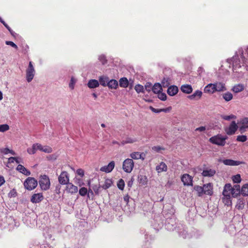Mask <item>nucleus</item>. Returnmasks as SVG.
Returning a JSON list of instances; mask_svg holds the SVG:
<instances>
[{"label": "nucleus", "instance_id": "obj_1", "mask_svg": "<svg viewBox=\"0 0 248 248\" xmlns=\"http://www.w3.org/2000/svg\"><path fill=\"white\" fill-rule=\"evenodd\" d=\"M240 186H235L232 187L230 184H227L224 186V189L222 192L223 197L222 200L225 204L229 205L231 204V196L233 197H236L240 194Z\"/></svg>", "mask_w": 248, "mask_h": 248}, {"label": "nucleus", "instance_id": "obj_2", "mask_svg": "<svg viewBox=\"0 0 248 248\" xmlns=\"http://www.w3.org/2000/svg\"><path fill=\"white\" fill-rule=\"evenodd\" d=\"M227 136L223 137L220 134L211 137L209 141L212 144H216L218 146H223L225 145L226 140L227 139Z\"/></svg>", "mask_w": 248, "mask_h": 248}, {"label": "nucleus", "instance_id": "obj_3", "mask_svg": "<svg viewBox=\"0 0 248 248\" xmlns=\"http://www.w3.org/2000/svg\"><path fill=\"white\" fill-rule=\"evenodd\" d=\"M41 188L43 190H47L50 188V182L48 176L46 175H41L39 181Z\"/></svg>", "mask_w": 248, "mask_h": 248}, {"label": "nucleus", "instance_id": "obj_4", "mask_svg": "<svg viewBox=\"0 0 248 248\" xmlns=\"http://www.w3.org/2000/svg\"><path fill=\"white\" fill-rule=\"evenodd\" d=\"M37 181L32 177H28L25 181V188L29 190L34 189L37 186Z\"/></svg>", "mask_w": 248, "mask_h": 248}, {"label": "nucleus", "instance_id": "obj_5", "mask_svg": "<svg viewBox=\"0 0 248 248\" xmlns=\"http://www.w3.org/2000/svg\"><path fill=\"white\" fill-rule=\"evenodd\" d=\"M134 166L133 160L132 159L127 158L123 162V169L125 172L130 173L133 170Z\"/></svg>", "mask_w": 248, "mask_h": 248}, {"label": "nucleus", "instance_id": "obj_6", "mask_svg": "<svg viewBox=\"0 0 248 248\" xmlns=\"http://www.w3.org/2000/svg\"><path fill=\"white\" fill-rule=\"evenodd\" d=\"M35 69L32 65V62H30L28 67L26 69V79L28 82H30L34 78Z\"/></svg>", "mask_w": 248, "mask_h": 248}, {"label": "nucleus", "instance_id": "obj_7", "mask_svg": "<svg viewBox=\"0 0 248 248\" xmlns=\"http://www.w3.org/2000/svg\"><path fill=\"white\" fill-rule=\"evenodd\" d=\"M58 181L61 185H67L69 181L67 172L66 171H62L58 177Z\"/></svg>", "mask_w": 248, "mask_h": 248}, {"label": "nucleus", "instance_id": "obj_8", "mask_svg": "<svg viewBox=\"0 0 248 248\" xmlns=\"http://www.w3.org/2000/svg\"><path fill=\"white\" fill-rule=\"evenodd\" d=\"M238 128L235 121H232L229 126L225 129L226 133L228 135H232L235 133Z\"/></svg>", "mask_w": 248, "mask_h": 248}, {"label": "nucleus", "instance_id": "obj_9", "mask_svg": "<svg viewBox=\"0 0 248 248\" xmlns=\"http://www.w3.org/2000/svg\"><path fill=\"white\" fill-rule=\"evenodd\" d=\"M216 173V170L215 169L206 167L203 169L202 175L203 177H211L214 176Z\"/></svg>", "mask_w": 248, "mask_h": 248}, {"label": "nucleus", "instance_id": "obj_10", "mask_svg": "<svg viewBox=\"0 0 248 248\" xmlns=\"http://www.w3.org/2000/svg\"><path fill=\"white\" fill-rule=\"evenodd\" d=\"M181 180L185 186H192L193 178L188 174H183Z\"/></svg>", "mask_w": 248, "mask_h": 248}, {"label": "nucleus", "instance_id": "obj_11", "mask_svg": "<svg viewBox=\"0 0 248 248\" xmlns=\"http://www.w3.org/2000/svg\"><path fill=\"white\" fill-rule=\"evenodd\" d=\"M239 125V130L241 132L245 131V129L248 128V118L245 117L240 120L238 123Z\"/></svg>", "mask_w": 248, "mask_h": 248}, {"label": "nucleus", "instance_id": "obj_12", "mask_svg": "<svg viewBox=\"0 0 248 248\" xmlns=\"http://www.w3.org/2000/svg\"><path fill=\"white\" fill-rule=\"evenodd\" d=\"M44 199L42 193H35L32 195L31 201L33 203H37L41 202Z\"/></svg>", "mask_w": 248, "mask_h": 248}, {"label": "nucleus", "instance_id": "obj_13", "mask_svg": "<svg viewBox=\"0 0 248 248\" xmlns=\"http://www.w3.org/2000/svg\"><path fill=\"white\" fill-rule=\"evenodd\" d=\"M204 194L212 196L213 194V186L211 183H208L203 185Z\"/></svg>", "mask_w": 248, "mask_h": 248}, {"label": "nucleus", "instance_id": "obj_14", "mask_svg": "<svg viewBox=\"0 0 248 248\" xmlns=\"http://www.w3.org/2000/svg\"><path fill=\"white\" fill-rule=\"evenodd\" d=\"M115 167V162L114 161H112L109 163L108 165L104 166L100 168L101 171L108 173L111 172Z\"/></svg>", "mask_w": 248, "mask_h": 248}, {"label": "nucleus", "instance_id": "obj_15", "mask_svg": "<svg viewBox=\"0 0 248 248\" xmlns=\"http://www.w3.org/2000/svg\"><path fill=\"white\" fill-rule=\"evenodd\" d=\"M223 163L224 164L228 166H238L241 164H245V163L243 161H235L230 159L223 160Z\"/></svg>", "mask_w": 248, "mask_h": 248}, {"label": "nucleus", "instance_id": "obj_16", "mask_svg": "<svg viewBox=\"0 0 248 248\" xmlns=\"http://www.w3.org/2000/svg\"><path fill=\"white\" fill-rule=\"evenodd\" d=\"M216 92H223L227 90L225 84L222 82H216L214 83Z\"/></svg>", "mask_w": 248, "mask_h": 248}, {"label": "nucleus", "instance_id": "obj_17", "mask_svg": "<svg viewBox=\"0 0 248 248\" xmlns=\"http://www.w3.org/2000/svg\"><path fill=\"white\" fill-rule=\"evenodd\" d=\"M66 190L69 193L74 194L78 191V188L73 184L68 183L66 186Z\"/></svg>", "mask_w": 248, "mask_h": 248}, {"label": "nucleus", "instance_id": "obj_18", "mask_svg": "<svg viewBox=\"0 0 248 248\" xmlns=\"http://www.w3.org/2000/svg\"><path fill=\"white\" fill-rule=\"evenodd\" d=\"M202 93L200 90H197L192 94L189 95L188 98L190 100H199L202 97Z\"/></svg>", "mask_w": 248, "mask_h": 248}, {"label": "nucleus", "instance_id": "obj_19", "mask_svg": "<svg viewBox=\"0 0 248 248\" xmlns=\"http://www.w3.org/2000/svg\"><path fill=\"white\" fill-rule=\"evenodd\" d=\"M178 92V88L176 86L172 85L170 86L167 90V93L170 96H174Z\"/></svg>", "mask_w": 248, "mask_h": 248}, {"label": "nucleus", "instance_id": "obj_20", "mask_svg": "<svg viewBox=\"0 0 248 248\" xmlns=\"http://www.w3.org/2000/svg\"><path fill=\"white\" fill-rule=\"evenodd\" d=\"M204 92L205 93L213 94L216 92L214 87V84L212 83L208 84L206 85L204 89Z\"/></svg>", "mask_w": 248, "mask_h": 248}, {"label": "nucleus", "instance_id": "obj_21", "mask_svg": "<svg viewBox=\"0 0 248 248\" xmlns=\"http://www.w3.org/2000/svg\"><path fill=\"white\" fill-rule=\"evenodd\" d=\"M156 170L158 173L166 171L167 170V166L164 162H161L159 165L156 166Z\"/></svg>", "mask_w": 248, "mask_h": 248}, {"label": "nucleus", "instance_id": "obj_22", "mask_svg": "<svg viewBox=\"0 0 248 248\" xmlns=\"http://www.w3.org/2000/svg\"><path fill=\"white\" fill-rule=\"evenodd\" d=\"M181 90L184 93L189 94L192 93L193 90L191 85L186 84L181 86Z\"/></svg>", "mask_w": 248, "mask_h": 248}, {"label": "nucleus", "instance_id": "obj_23", "mask_svg": "<svg viewBox=\"0 0 248 248\" xmlns=\"http://www.w3.org/2000/svg\"><path fill=\"white\" fill-rule=\"evenodd\" d=\"M99 85V82L96 79H91L88 83V86L91 89L96 88Z\"/></svg>", "mask_w": 248, "mask_h": 248}, {"label": "nucleus", "instance_id": "obj_24", "mask_svg": "<svg viewBox=\"0 0 248 248\" xmlns=\"http://www.w3.org/2000/svg\"><path fill=\"white\" fill-rule=\"evenodd\" d=\"M138 182L142 186H145L147 184V178L146 176L143 175H140L138 176Z\"/></svg>", "mask_w": 248, "mask_h": 248}, {"label": "nucleus", "instance_id": "obj_25", "mask_svg": "<svg viewBox=\"0 0 248 248\" xmlns=\"http://www.w3.org/2000/svg\"><path fill=\"white\" fill-rule=\"evenodd\" d=\"M162 86L159 83H155L152 87V90L155 93H159L162 91Z\"/></svg>", "mask_w": 248, "mask_h": 248}, {"label": "nucleus", "instance_id": "obj_26", "mask_svg": "<svg viewBox=\"0 0 248 248\" xmlns=\"http://www.w3.org/2000/svg\"><path fill=\"white\" fill-rule=\"evenodd\" d=\"M244 90V86L242 84H238L234 85L232 88V91L235 93H238L240 92H242Z\"/></svg>", "mask_w": 248, "mask_h": 248}, {"label": "nucleus", "instance_id": "obj_27", "mask_svg": "<svg viewBox=\"0 0 248 248\" xmlns=\"http://www.w3.org/2000/svg\"><path fill=\"white\" fill-rule=\"evenodd\" d=\"M17 170L21 172L22 173L26 175H29L31 172L29 170H27L22 165H18L17 167Z\"/></svg>", "mask_w": 248, "mask_h": 248}, {"label": "nucleus", "instance_id": "obj_28", "mask_svg": "<svg viewBox=\"0 0 248 248\" xmlns=\"http://www.w3.org/2000/svg\"><path fill=\"white\" fill-rule=\"evenodd\" d=\"M107 86L110 89H116L118 86V83L115 79L109 80Z\"/></svg>", "mask_w": 248, "mask_h": 248}, {"label": "nucleus", "instance_id": "obj_29", "mask_svg": "<svg viewBox=\"0 0 248 248\" xmlns=\"http://www.w3.org/2000/svg\"><path fill=\"white\" fill-rule=\"evenodd\" d=\"M137 141L136 138H133L131 137H127L124 140H123L121 142V144L124 145L128 143H133Z\"/></svg>", "mask_w": 248, "mask_h": 248}, {"label": "nucleus", "instance_id": "obj_30", "mask_svg": "<svg viewBox=\"0 0 248 248\" xmlns=\"http://www.w3.org/2000/svg\"><path fill=\"white\" fill-rule=\"evenodd\" d=\"M194 189L197 192V195L199 197H201L204 194L203 186H195Z\"/></svg>", "mask_w": 248, "mask_h": 248}, {"label": "nucleus", "instance_id": "obj_31", "mask_svg": "<svg viewBox=\"0 0 248 248\" xmlns=\"http://www.w3.org/2000/svg\"><path fill=\"white\" fill-rule=\"evenodd\" d=\"M128 81L126 78H122L119 80L120 86L123 88H126L128 85Z\"/></svg>", "mask_w": 248, "mask_h": 248}, {"label": "nucleus", "instance_id": "obj_32", "mask_svg": "<svg viewBox=\"0 0 248 248\" xmlns=\"http://www.w3.org/2000/svg\"><path fill=\"white\" fill-rule=\"evenodd\" d=\"M222 97L226 102H229L232 99L233 95L231 93L227 92L222 94Z\"/></svg>", "mask_w": 248, "mask_h": 248}, {"label": "nucleus", "instance_id": "obj_33", "mask_svg": "<svg viewBox=\"0 0 248 248\" xmlns=\"http://www.w3.org/2000/svg\"><path fill=\"white\" fill-rule=\"evenodd\" d=\"M100 84L103 86H107L109 78L106 77H100L99 79Z\"/></svg>", "mask_w": 248, "mask_h": 248}, {"label": "nucleus", "instance_id": "obj_34", "mask_svg": "<svg viewBox=\"0 0 248 248\" xmlns=\"http://www.w3.org/2000/svg\"><path fill=\"white\" fill-rule=\"evenodd\" d=\"M112 184L111 180L107 179L105 180L104 185L102 186V187L104 189H107L110 187Z\"/></svg>", "mask_w": 248, "mask_h": 248}, {"label": "nucleus", "instance_id": "obj_35", "mask_svg": "<svg viewBox=\"0 0 248 248\" xmlns=\"http://www.w3.org/2000/svg\"><path fill=\"white\" fill-rule=\"evenodd\" d=\"M241 193L244 196H248V184H245L242 186Z\"/></svg>", "mask_w": 248, "mask_h": 248}, {"label": "nucleus", "instance_id": "obj_36", "mask_svg": "<svg viewBox=\"0 0 248 248\" xmlns=\"http://www.w3.org/2000/svg\"><path fill=\"white\" fill-rule=\"evenodd\" d=\"M245 206V202L243 200H238L237 202L236 208L238 210H242Z\"/></svg>", "mask_w": 248, "mask_h": 248}, {"label": "nucleus", "instance_id": "obj_37", "mask_svg": "<svg viewBox=\"0 0 248 248\" xmlns=\"http://www.w3.org/2000/svg\"><path fill=\"white\" fill-rule=\"evenodd\" d=\"M150 109L152 110V111L155 113H160L161 112H166L168 110H169V108L157 109L153 108L152 106L150 107Z\"/></svg>", "mask_w": 248, "mask_h": 248}, {"label": "nucleus", "instance_id": "obj_38", "mask_svg": "<svg viewBox=\"0 0 248 248\" xmlns=\"http://www.w3.org/2000/svg\"><path fill=\"white\" fill-rule=\"evenodd\" d=\"M36 145H35V143L33 144L31 147L28 148L27 152L30 155L34 154L37 151L36 147Z\"/></svg>", "mask_w": 248, "mask_h": 248}, {"label": "nucleus", "instance_id": "obj_39", "mask_svg": "<svg viewBox=\"0 0 248 248\" xmlns=\"http://www.w3.org/2000/svg\"><path fill=\"white\" fill-rule=\"evenodd\" d=\"M130 156L131 158V159L137 160L140 159V152H134L130 154Z\"/></svg>", "mask_w": 248, "mask_h": 248}, {"label": "nucleus", "instance_id": "obj_40", "mask_svg": "<svg viewBox=\"0 0 248 248\" xmlns=\"http://www.w3.org/2000/svg\"><path fill=\"white\" fill-rule=\"evenodd\" d=\"M221 117L223 120L227 121H229L231 119H236V116L233 114H231L230 115H221Z\"/></svg>", "mask_w": 248, "mask_h": 248}, {"label": "nucleus", "instance_id": "obj_41", "mask_svg": "<svg viewBox=\"0 0 248 248\" xmlns=\"http://www.w3.org/2000/svg\"><path fill=\"white\" fill-rule=\"evenodd\" d=\"M233 182L234 183H239L241 181V176L239 174L234 175L232 177Z\"/></svg>", "mask_w": 248, "mask_h": 248}, {"label": "nucleus", "instance_id": "obj_42", "mask_svg": "<svg viewBox=\"0 0 248 248\" xmlns=\"http://www.w3.org/2000/svg\"><path fill=\"white\" fill-rule=\"evenodd\" d=\"M124 185H125V184H124V180L122 179H120L117 183L118 187L120 189L123 190L124 189Z\"/></svg>", "mask_w": 248, "mask_h": 248}, {"label": "nucleus", "instance_id": "obj_43", "mask_svg": "<svg viewBox=\"0 0 248 248\" xmlns=\"http://www.w3.org/2000/svg\"><path fill=\"white\" fill-rule=\"evenodd\" d=\"M135 90L138 93L144 92V87L140 84L136 85L135 87Z\"/></svg>", "mask_w": 248, "mask_h": 248}, {"label": "nucleus", "instance_id": "obj_44", "mask_svg": "<svg viewBox=\"0 0 248 248\" xmlns=\"http://www.w3.org/2000/svg\"><path fill=\"white\" fill-rule=\"evenodd\" d=\"M87 192L88 190L87 188L85 187H82L80 188L79 190V194L82 196H85L87 194Z\"/></svg>", "mask_w": 248, "mask_h": 248}, {"label": "nucleus", "instance_id": "obj_45", "mask_svg": "<svg viewBox=\"0 0 248 248\" xmlns=\"http://www.w3.org/2000/svg\"><path fill=\"white\" fill-rule=\"evenodd\" d=\"M42 151L46 153H51L52 152V149L49 146H43Z\"/></svg>", "mask_w": 248, "mask_h": 248}, {"label": "nucleus", "instance_id": "obj_46", "mask_svg": "<svg viewBox=\"0 0 248 248\" xmlns=\"http://www.w3.org/2000/svg\"><path fill=\"white\" fill-rule=\"evenodd\" d=\"M9 129V126L7 124L0 125V132H5Z\"/></svg>", "mask_w": 248, "mask_h": 248}, {"label": "nucleus", "instance_id": "obj_47", "mask_svg": "<svg viewBox=\"0 0 248 248\" xmlns=\"http://www.w3.org/2000/svg\"><path fill=\"white\" fill-rule=\"evenodd\" d=\"M1 152L4 154H8L9 153H11L12 155H15V152L13 150H11L7 148L1 149Z\"/></svg>", "mask_w": 248, "mask_h": 248}, {"label": "nucleus", "instance_id": "obj_48", "mask_svg": "<svg viewBox=\"0 0 248 248\" xmlns=\"http://www.w3.org/2000/svg\"><path fill=\"white\" fill-rule=\"evenodd\" d=\"M247 137L245 135H239L237 137V140L240 142H245L247 140Z\"/></svg>", "mask_w": 248, "mask_h": 248}, {"label": "nucleus", "instance_id": "obj_49", "mask_svg": "<svg viewBox=\"0 0 248 248\" xmlns=\"http://www.w3.org/2000/svg\"><path fill=\"white\" fill-rule=\"evenodd\" d=\"M161 84L163 87L166 88L168 87L170 83L169 79L164 78L162 80Z\"/></svg>", "mask_w": 248, "mask_h": 248}, {"label": "nucleus", "instance_id": "obj_50", "mask_svg": "<svg viewBox=\"0 0 248 248\" xmlns=\"http://www.w3.org/2000/svg\"><path fill=\"white\" fill-rule=\"evenodd\" d=\"M158 97L162 101H165L167 99V95L166 93L161 92L158 93Z\"/></svg>", "mask_w": 248, "mask_h": 248}, {"label": "nucleus", "instance_id": "obj_51", "mask_svg": "<svg viewBox=\"0 0 248 248\" xmlns=\"http://www.w3.org/2000/svg\"><path fill=\"white\" fill-rule=\"evenodd\" d=\"M99 60L102 64H105L107 62V60L104 55H101L99 57Z\"/></svg>", "mask_w": 248, "mask_h": 248}, {"label": "nucleus", "instance_id": "obj_52", "mask_svg": "<svg viewBox=\"0 0 248 248\" xmlns=\"http://www.w3.org/2000/svg\"><path fill=\"white\" fill-rule=\"evenodd\" d=\"M5 44L7 45H9V46H12L13 47L16 48V49H18V47H17V45L12 41H7L5 42Z\"/></svg>", "mask_w": 248, "mask_h": 248}, {"label": "nucleus", "instance_id": "obj_53", "mask_svg": "<svg viewBox=\"0 0 248 248\" xmlns=\"http://www.w3.org/2000/svg\"><path fill=\"white\" fill-rule=\"evenodd\" d=\"M76 173L78 175H79L81 177H83L84 175V171L82 169H78L77 170Z\"/></svg>", "mask_w": 248, "mask_h": 248}, {"label": "nucleus", "instance_id": "obj_54", "mask_svg": "<svg viewBox=\"0 0 248 248\" xmlns=\"http://www.w3.org/2000/svg\"><path fill=\"white\" fill-rule=\"evenodd\" d=\"M76 82V80L74 78H71V80H70V82L69 83V87L71 89H73L74 88V84Z\"/></svg>", "mask_w": 248, "mask_h": 248}, {"label": "nucleus", "instance_id": "obj_55", "mask_svg": "<svg viewBox=\"0 0 248 248\" xmlns=\"http://www.w3.org/2000/svg\"><path fill=\"white\" fill-rule=\"evenodd\" d=\"M232 66L233 68H240L241 67V65L239 63H237V60L235 61L234 59V61L232 62Z\"/></svg>", "mask_w": 248, "mask_h": 248}, {"label": "nucleus", "instance_id": "obj_56", "mask_svg": "<svg viewBox=\"0 0 248 248\" xmlns=\"http://www.w3.org/2000/svg\"><path fill=\"white\" fill-rule=\"evenodd\" d=\"M152 84L150 83H147L145 85V89L148 92H149L152 90Z\"/></svg>", "mask_w": 248, "mask_h": 248}, {"label": "nucleus", "instance_id": "obj_57", "mask_svg": "<svg viewBox=\"0 0 248 248\" xmlns=\"http://www.w3.org/2000/svg\"><path fill=\"white\" fill-rule=\"evenodd\" d=\"M152 150L156 152H159L161 150H164V149L161 148L159 146H156L153 147Z\"/></svg>", "mask_w": 248, "mask_h": 248}, {"label": "nucleus", "instance_id": "obj_58", "mask_svg": "<svg viewBox=\"0 0 248 248\" xmlns=\"http://www.w3.org/2000/svg\"><path fill=\"white\" fill-rule=\"evenodd\" d=\"M0 22L6 27V28L8 31H10V27L5 22V21L0 17Z\"/></svg>", "mask_w": 248, "mask_h": 248}, {"label": "nucleus", "instance_id": "obj_59", "mask_svg": "<svg viewBox=\"0 0 248 248\" xmlns=\"http://www.w3.org/2000/svg\"><path fill=\"white\" fill-rule=\"evenodd\" d=\"M15 161H16L17 163H19L17 159H16L15 157H10V158H9V159H8L9 163H14Z\"/></svg>", "mask_w": 248, "mask_h": 248}, {"label": "nucleus", "instance_id": "obj_60", "mask_svg": "<svg viewBox=\"0 0 248 248\" xmlns=\"http://www.w3.org/2000/svg\"><path fill=\"white\" fill-rule=\"evenodd\" d=\"M134 181V179L133 177H132L130 179V180H129L128 183H127V186L129 187H131L132 185H133V182Z\"/></svg>", "mask_w": 248, "mask_h": 248}, {"label": "nucleus", "instance_id": "obj_61", "mask_svg": "<svg viewBox=\"0 0 248 248\" xmlns=\"http://www.w3.org/2000/svg\"><path fill=\"white\" fill-rule=\"evenodd\" d=\"M206 130V127L205 126H200L199 127H198L196 129H195V131H200V132H203V131H204L205 130Z\"/></svg>", "mask_w": 248, "mask_h": 248}, {"label": "nucleus", "instance_id": "obj_62", "mask_svg": "<svg viewBox=\"0 0 248 248\" xmlns=\"http://www.w3.org/2000/svg\"><path fill=\"white\" fill-rule=\"evenodd\" d=\"M35 145H37L36 146L37 150H38L41 151H42L43 146H42L41 144L39 143H35Z\"/></svg>", "mask_w": 248, "mask_h": 248}, {"label": "nucleus", "instance_id": "obj_63", "mask_svg": "<svg viewBox=\"0 0 248 248\" xmlns=\"http://www.w3.org/2000/svg\"><path fill=\"white\" fill-rule=\"evenodd\" d=\"M146 154L144 153H140V159H141L142 160H144L145 158Z\"/></svg>", "mask_w": 248, "mask_h": 248}, {"label": "nucleus", "instance_id": "obj_64", "mask_svg": "<svg viewBox=\"0 0 248 248\" xmlns=\"http://www.w3.org/2000/svg\"><path fill=\"white\" fill-rule=\"evenodd\" d=\"M94 192L95 193V194H98V193H99V187H97L96 186H94L93 187Z\"/></svg>", "mask_w": 248, "mask_h": 248}]
</instances>
